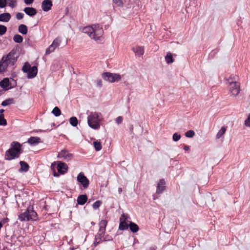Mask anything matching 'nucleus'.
Instances as JSON below:
<instances>
[{
	"label": "nucleus",
	"instance_id": "obj_1",
	"mask_svg": "<svg viewBox=\"0 0 250 250\" xmlns=\"http://www.w3.org/2000/svg\"><path fill=\"white\" fill-rule=\"evenodd\" d=\"M102 119L101 113L91 112L87 117V123L91 128L97 130L100 128V123Z\"/></svg>",
	"mask_w": 250,
	"mask_h": 250
},
{
	"label": "nucleus",
	"instance_id": "obj_2",
	"mask_svg": "<svg viewBox=\"0 0 250 250\" xmlns=\"http://www.w3.org/2000/svg\"><path fill=\"white\" fill-rule=\"evenodd\" d=\"M12 147L5 152V159L11 160L15 158H18L20 154L21 149V144L17 142H14L11 144Z\"/></svg>",
	"mask_w": 250,
	"mask_h": 250
},
{
	"label": "nucleus",
	"instance_id": "obj_3",
	"mask_svg": "<svg viewBox=\"0 0 250 250\" xmlns=\"http://www.w3.org/2000/svg\"><path fill=\"white\" fill-rule=\"evenodd\" d=\"M19 219L21 221H36L38 219L37 213L33 210L32 207L29 206L24 212L19 215Z\"/></svg>",
	"mask_w": 250,
	"mask_h": 250
},
{
	"label": "nucleus",
	"instance_id": "obj_4",
	"mask_svg": "<svg viewBox=\"0 0 250 250\" xmlns=\"http://www.w3.org/2000/svg\"><path fill=\"white\" fill-rule=\"evenodd\" d=\"M237 78V76H230L228 81L229 84V89L230 93L234 96H237L240 92V84L235 81Z\"/></svg>",
	"mask_w": 250,
	"mask_h": 250
},
{
	"label": "nucleus",
	"instance_id": "obj_5",
	"mask_svg": "<svg viewBox=\"0 0 250 250\" xmlns=\"http://www.w3.org/2000/svg\"><path fill=\"white\" fill-rule=\"evenodd\" d=\"M18 58L17 51L15 49H12L7 55L2 57V61L5 62L8 66H13L17 61Z\"/></svg>",
	"mask_w": 250,
	"mask_h": 250
},
{
	"label": "nucleus",
	"instance_id": "obj_6",
	"mask_svg": "<svg viewBox=\"0 0 250 250\" xmlns=\"http://www.w3.org/2000/svg\"><path fill=\"white\" fill-rule=\"evenodd\" d=\"M103 78L110 83L118 82L121 79V76L119 74L104 72L102 74Z\"/></svg>",
	"mask_w": 250,
	"mask_h": 250
},
{
	"label": "nucleus",
	"instance_id": "obj_7",
	"mask_svg": "<svg viewBox=\"0 0 250 250\" xmlns=\"http://www.w3.org/2000/svg\"><path fill=\"white\" fill-rule=\"evenodd\" d=\"M94 32L92 35L93 39L95 40H98L103 35L104 31L102 27H100L98 24L93 25Z\"/></svg>",
	"mask_w": 250,
	"mask_h": 250
},
{
	"label": "nucleus",
	"instance_id": "obj_8",
	"mask_svg": "<svg viewBox=\"0 0 250 250\" xmlns=\"http://www.w3.org/2000/svg\"><path fill=\"white\" fill-rule=\"evenodd\" d=\"M77 181L80 183L84 188H87L89 186V180L82 172L80 173L77 176Z\"/></svg>",
	"mask_w": 250,
	"mask_h": 250
},
{
	"label": "nucleus",
	"instance_id": "obj_9",
	"mask_svg": "<svg viewBox=\"0 0 250 250\" xmlns=\"http://www.w3.org/2000/svg\"><path fill=\"white\" fill-rule=\"evenodd\" d=\"M127 216L125 215V214H123L120 218V223L119 224V229L120 230H125L127 229L129 227V225L127 224Z\"/></svg>",
	"mask_w": 250,
	"mask_h": 250
},
{
	"label": "nucleus",
	"instance_id": "obj_10",
	"mask_svg": "<svg viewBox=\"0 0 250 250\" xmlns=\"http://www.w3.org/2000/svg\"><path fill=\"white\" fill-rule=\"evenodd\" d=\"M58 158L64 160L69 161L72 158V154L68 152L67 150L63 149L58 153Z\"/></svg>",
	"mask_w": 250,
	"mask_h": 250
},
{
	"label": "nucleus",
	"instance_id": "obj_11",
	"mask_svg": "<svg viewBox=\"0 0 250 250\" xmlns=\"http://www.w3.org/2000/svg\"><path fill=\"white\" fill-rule=\"evenodd\" d=\"M68 167L66 164L62 162H58L57 169L60 174H63L67 172Z\"/></svg>",
	"mask_w": 250,
	"mask_h": 250
},
{
	"label": "nucleus",
	"instance_id": "obj_12",
	"mask_svg": "<svg viewBox=\"0 0 250 250\" xmlns=\"http://www.w3.org/2000/svg\"><path fill=\"white\" fill-rule=\"evenodd\" d=\"M0 86L3 88L4 91L8 90L13 86H10V81L8 78H5L0 82Z\"/></svg>",
	"mask_w": 250,
	"mask_h": 250
},
{
	"label": "nucleus",
	"instance_id": "obj_13",
	"mask_svg": "<svg viewBox=\"0 0 250 250\" xmlns=\"http://www.w3.org/2000/svg\"><path fill=\"white\" fill-rule=\"evenodd\" d=\"M52 2L51 0H44L42 3V8L44 12H47L51 9Z\"/></svg>",
	"mask_w": 250,
	"mask_h": 250
},
{
	"label": "nucleus",
	"instance_id": "obj_14",
	"mask_svg": "<svg viewBox=\"0 0 250 250\" xmlns=\"http://www.w3.org/2000/svg\"><path fill=\"white\" fill-rule=\"evenodd\" d=\"M165 184L166 182L163 179L160 180L157 184L156 193H162L165 190Z\"/></svg>",
	"mask_w": 250,
	"mask_h": 250
},
{
	"label": "nucleus",
	"instance_id": "obj_15",
	"mask_svg": "<svg viewBox=\"0 0 250 250\" xmlns=\"http://www.w3.org/2000/svg\"><path fill=\"white\" fill-rule=\"evenodd\" d=\"M23 11L26 14L30 17L35 16L37 13V11L35 8L30 7H26L24 8Z\"/></svg>",
	"mask_w": 250,
	"mask_h": 250
},
{
	"label": "nucleus",
	"instance_id": "obj_16",
	"mask_svg": "<svg viewBox=\"0 0 250 250\" xmlns=\"http://www.w3.org/2000/svg\"><path fill=\"white\" fill-rule=\"evenodd\" d=\"M38 68L36 66L31 67L29 71L27 73V77L29 79H32L34 78L37 74Z\"/></svg>",
	"mask_w": 250,
	"mask_h": 250
},
{
	"label": "nucleus",
	"instance_id": "obj_17",
	"mask_svg": "<svg viewBox=\"0 0 250 250\" xmlns=\"http://www.w3.org/2000/svg\"><path fill=\"white\" fill-rule=\"evenodd\" d=\"M104 233H102L101 232H98L97 235L95 236V241L93 243L94 246H97L100 242L102 241V237H104Z\"/></svg>",
	"mask_w": 250,
	"mask_h": 250
},
{
	"label": "nucleus",
	"instance_id": "obj_18",
	"mask_svg": "<svg viewBox=\"0 0 250 250\" xmlns=\"http://www.w3.org/2000/svg\"><path fill=\"white\" fill-rule=\"evenodd\" d=\"M27 142L32 146H35L41 142V139L38 137H31L28 139Z\"/></svg>",
	"mask_w": 250,
	"mask_h": 250
},
{
	"label": "nucleus",
	"instance_id": "obj_19",
	"mask_svg": "<svg viewBox=\"0 0 250 250\" xmlns=\"http://www.w3.org/2000/svg\"><path fill=\"white\" fill-rule=\"evenodd\" d=\"M83 32L87 34L91 39L94 32L93 25L91 26H87L83 28Z\"/></svg>",
	"mask_w": 250,
	"mask_h": 250
},
{
	"label": "nucleus",
	"instance_id": "obj_20",
	"mask_svg": "<svg viewBox=\"0 0 250 250\" xmlns=\"http://www.w3.org/2000/svg\"><path fill=\"white\" fill-rule=\"evenodd\" d=\"M11 18V15L9 13H4L0 15V21L8 22Z\"/></svg>",
	"mask_w": 250,
	"mask_h": 250
},
{
	"label": "nucleus",
	"instance_id": "obj_21",
	"mask_svg": "<svg viewBox=\"0 0 250 250\" xmlns=\"http://www.w3.org/2000/svg\"><path fill=\"white\" fill-rule=\"evenodd\" d=\"M87 200V197L86 195H80L77 198L78 204L80 205H84Z\"/></svg>",
	"mask_w": 250,
	"mask_h": 250
},
{
	"label": "nucleus",
	"instance_id": "obj_22",
	"mask_svg": "<svg viewBox=\"0 0 250 250\" xmlns=\"http://www.w3.org/2000/svg\"><path fill=\"white\" fill-rule=\"evenodd\" d=\"M107 222L105 220H103L99 223V232L105 233V228L107 226Z\"/></svg>",
	"mask_w": 250,
	"mask_h": 250
},
{
	"label": "nucleus",
	"instance_id": "obj_23",
	"mask_svg": "<svg viewBox=\"0 0 250 250\" xmlns=\"http://www.w3.org/2000/svg\"><path fill=\"white\" fill-rule=\"evenodd\" d=\"M133 51L139 56H141L144 54V49L142 46H137L132 48Z\"/></svg>",
	"mask_w": 250,
	"mask_h": 250
},
{
	"label": "nucleus",
	"instance_id": "obj_24",
	"mask_svg": "<svg viewBox=\"0 0 250 250\" xmlns=\"http://www.w3.org/2000/svg\"><path fill=\"white\" fill-rule=\"evenodd\" d=\"M20 164L21 166V168L19 169L20 172L24 171L27 172L29 168V165L28 164L24 161H20Z\"/></svg>",
	"mask_w": 250,
	"mask_h": 250
},
{
	"label": "nucleus",
	"instance_id": "obj_25",
	"mask_svg": "<svg viewBox=\"0 0 250 250\" xmlns=\"http://www.w3.org/2000/svg\"><path fill=\"white\" fill-rule=\"evenodd\" d=\"M18 31L20 33L26 35L28 32V28L26 25L21 24L18 27Z\"/></svg>",
	"mask_w": 250,
	"mask_h": 250
},
{
	"label": "nucleus",
	"instance_id": "obj_26",
	"mask_svg": "<svg viewBox=\"0 0 250 250\" xmlns=\"http://www.w3.org/2000/svg\"><path fill=\"white\" fill-rule=\"evenodd\" d=\"M130 230L133 233L136 232L139 230V227L135 223L130 222L129 227Z\"/></svg>",
	"mask_w": 250,
	"mask_h": 250
},
{
	"label": "nucleus",
	"instance_id": "obj_27",
	"mask_svg": "<svg viewBox=\"0 0 250 250\" xmlns=\"http://www.w3.org/2000/svg\"><path fill=\"white\" fill-rule=\"evenodd\" d=\"M8 66L5 62H3L1 59L0 61V73L5 72Z\"/></svg>",
	"mask_w": 250,
	"mask_h": 250
},
{
	"label": "nucleus",
	"instance_id": "obj_28",
	"mask_svg": "<svg viewBox=\"0 0 250 250\" xmlns=\"http://www.w3.org/2000/svg\"><path fill=\"white\" fill-rule=\"evenodd\" d=\"M165 60L167 64L172 63L174 62L172 55L170 52H167L165 56Z\"/></svg>",
	"mask_w": 250,
	"mask_h": 250
},
{
	"label": "nucleus",
	"instance_id": "obj_29",
	"mask_svg": "<svg viewBox=\"0 0 250 250\" xmlns=\"http://www.w3.org/2000/svg\"><path fill=\"white\" fill-rule=\"evenodd\" d=\"M227 126H223L221 128V129L218 131V132L216 134V139H219L225 134L227 130Z\"/></svg>",
	"mask_w": 250,
	"mask_h": 250
},
{
	"label": "nucleus",
	"instance_id": "obj_30",
	"mask_svg": "<svg viewBox=\"0 0 250 250\" xmlns=\"http://www.w3.org/2000/svg\"><path fill=\"white\" fill-rule=\"evenodd\" d=\"M31 68V66L29 63L26 62L22 66V70L23 72L28 73Z\"/></svg>",
	"mask_w": 250,
	"mask_h": 250
},
{
	"label": "nucleus",
	"instance_id": "obj_31",
	"mask_svg": "<svg viewBox=\"0 0 250 250\" xmlns=\"http://www.w3.org/2000/svg\"><path fill=\"white\" fill-rule=\"evenodd\" d=\"M13 41L16 43H21L23 41V38L21 36L16 34L13 37Z\"/></svg>",
	"mask_w": 250,
	"mask_h": 250
},
{
	"label": "nucleus",
	"instance_id": "obj_32",
	"mask_svg": "<svg viewBox=\"0 0 250 250\" xmlns=\"http://www.w3.org/2000/svg\"><path fill=\"white\" fill-rule=\"evenodd\" d=\"M14 102V99L12 98H9L8 99H6L4 101H3L1 104V105L2 106H7L8 105H10V104H13Z\"/></svg>",
	"mask_w": 250,
	"mask_h": 250
},
{
	"label": "nucleus",
	"instance_id": "obj_33",
	"mask_svg": "<svg viewBox=\"0 0 250 250\" xmlns=\"http://www.w3.org/2000/svg\"><path fill=\"white\" fill-rule=\"evenodd\" d=\"M95 150L97 151H100L102 149V145L100 141H96L93 142Z\"/></svg>",
	"mask_w": 250,
	"mask_h": 250
},
{
	"label": "nucleus",
	"instance_id": "obj_34",
	"mask_svg": "<svg viewBox=\"0 0 250 250\" xmlns=\"http://www.w3.org/2000/svg\"><path fill=\"white\" fill-rule=\"evenodd\" d=\"M69 122L70 125L73 126H76L78 125V119L75 117H72L69 119Z\"/></svg>",
	"mask_w": 250,
	"mask_h": 250
},
{
	"label": "nucleus",
	"instance_id": "obj_35",
	"mask_svg": "<svg viewBox=\"0 0 250 250\" xmlns=\"http://www.w3.org/2000/svg\"><path fill=\"white\" fill-rule=\"evenodd\" d=\"M52 113L56 117H58L61 114V111L57 106L55 107L52 111Z\"/></svg>",
	"mask_w": 250,
	"mask_h": 250
},
{
	"label": "nucleus",
	"instance_id": "obj_36",
	"mask_svg": "<svg viewBox=\"0 0 250 250\" xmlns=\"http://www.w3.org/2000/svg\"><path fill=\"white\" fill-rule=\"evenodd\" d=\"M56 48L54 45L52 43L46 49L45 51V54L46 55H48L51 53L53 52L54 50Z\"/></svg>",
	"mask_w": 250,
	"mask_h": 250
},
{
	"label": "nucleus",
	"instance_id": "obj_37",
	"mask_svg": "<svg viewBox=\"0 0 250 250\" xmlns=\"http://www.w3.org/2000/svg\"><path fill=\"white\" fill-rule=\"evenodd\" d=\"M61 42V38L60 37H58L53 41L52 44L57 48L60 45Z\"/></svg>",
	"mask_w": 250,
	"mask_h": 250
},
{
	"label": "nucleus",
	"instance_id": "obj_38",
	"mask_svg": "<svg viewBox=\"0 0 250 250\" xmlns=\"http://www.w3.org/2000/svg\"><path fill=\"white\" fill-rule=\"evenodd\" d=\"M7 125V121L4 119V116L2 114H0V125Z\"/></svg>",
	"mask_w": 250,
	"mask_h": 250
},
{
	"label": "nucleus",
	"instance_id": "obj_39",
	"mask_svg": "<svg viewBox=\"0 0 250 250\" xmlns=\"http://www.w3.org/2000/svg\"><path fill=\"white\" fill-rule=\"evenodd\" d=\"M195 135L194 131L192 130H189L186 132L185 136L188 138H192Z\"/></svg>",
	"mask_w": 250,
	"mask_h": 250
},
{
	"label": "nucleus",
	"instance_id": "obj_40",
	"mask_svg": "<svg viewBox=\"0 0 250 250\" xmlns=\"http://www.w3.org/2000/svg\"><path fill=\"white\" fill-rule=\"evenodd\" d=\"M7 31V28L5 26L0 25V35H4Z\"/></svg>",
	"mask_w": 250,
	"mask_h": 250
},
{
	"label": "nucleus",
	"instance_id": "obj_41",
	"mask_svg": "<svg viewBox=\"0 0 250 250\" xmlns=\"http://www.w3.org/2000/svg\"><path fill=\"white\" fill-rule=\"evenodd\" d=\"M102 202L101 201L98 200L93 204L92 207L94 209H96L99 208Z\"/></svg>",
	"mask_w": 250,
	"mask_h": 250
},
{
	"label": "nucleus",
	"instance_id": "obj_42",
	"mask_svg": "<svg viewBox=\"0 0 250 250\" xmlns=\"http://www.w3.org/2000/svg\"><path fill=\"white\" fill-rule=\"evenodd\" d=\"M181 138V135L180 134H178V133H175L173 134L172 136L173 140L175 142H177L179 141Z\"/></svg>",
	"mask_w": 250,
	"mask_h": 250
},
{
	"label": "nucleus",
	"instance_id": "obj_43",
	"mask_svg": "<svg viewBox=\"0 0 250 250\" xmlns=\"http://www.w3.org/2000/svg\"><path fill=\"white\" fill-rule=\"evenodd\" d=\"M8 1V5L14 8L16 5V0H7Z\"/></svg>",
	"mask_w": 250,
	"mask_h": 250
},
{
	"label": "nucleus",
	"instance_id": "obj_44",
	"mask_svg": "<svg viewBox=\"0 0 250 250\" xmlns=\"http://www.w3.org/2000/svg\"><path fill=\"white\" fill-rule=\"evenodd\" d=\"M113 2L118 6H123L124 5L122 0H113Z\"/></svg>",
	"mask_w": 250,
	"mask_h": 250
},
{
	"label": "nucleus",
	"instance_id": "obj_45",
	"mask_svg": "<svg viewBox=\"0 0 250 250\" xmlns=\"http://www.w3.org/2000/svg\"><path fill=\"white\" fill-rule=\"evenodd\" d=\"M16 17L17 20H21L24 17V14L22 13L19 12L17 13Z\"/></svg>",
	"mask_w": 250,
	"mask_h": 250
},
{
	"label": "nucleus",
	"instance_id": "obj_46",
	"mask_svg": "<svg viewBox=\"0 0 250 250\" xmlns=\"http://www.w3.org/2000/svg\"><path fill=\"white\" fill-rule=\"evenodd\" d=\"M245 125L247 126H250V114L249 115L247 119L245 120Z\"/></svg>",
	"mask_w": 250,
	"mask_h": 250
},
{
	"label": "nucleus",
	"instance_id": "obj_47",
	"mask_svg": "<svg viewBox=\"0 0 250 250\" xmlns=\"http://www.w3.org/2000/svg\"><path fill=\"white\" fill-rule=\"evenodd\" d=\"M6 5V0H0V8H4Z\"/></svg>",
	"mask_w": 250,
	"mask_h": 250
},
{
	"label": "nucleus",
	"instance_id": "obj_48",
	"mask_svg": "<svg viewBox=\"0 0 250 250\" xmlns=\"http://www.w3.org/2000/svg\"><path fill=\"white\" fill-rule=\"evenodd\" d=\"M123 121V118L121 116L118 117L116 119V122L118 124H121Z\"/></svg>",
	"mask_w": 250,
	"mask_h": 250
},
{
	"label": "nucleus",
	"instance_id": "obj_49",
	"mask_svg": "<svg viewBox=\"0 0 250 250\" xmlns=\"http://www.w3.org/2000/svg\"><path fill=\"white\" fill-rule=\"evenodd\" d=\"M34 0H24V2L27 4L30 5L33 3Z\"/></svg>",
	"mask_w": 250,
	"mask_h": 250
},
{
	"label": "nucleus",
	"instance_id": "obj_50",
	"mask_svg": "<svg viewBox=\"0 0 250 250\" xmlns=\"http://www.w3.org/2000/svg\"><path fill=\"white\" fill-rule=\"evenodd\" d=\"M97 85L99 87H102V82L101 80L97 81Z\"/></svg>",
	"mask_w": 250,
	"mask_h": 250
},
{
	"label": "nucleus",
	"instance_id": "obj_51",
	"mask_svg": "<svg viewBox=\"0 0 250 250\" xmlns=\"http://www.w3.org/2000/svg\"><path fill=\"white\" fill-rule=\"evenodd\" d=\"M157 247L156 246L150 247L148 250H156Z\"/></svg>",
	"mask_w": 250,
	"mask_h": 250
},
{
	"label": "nucleus",
	"instance_id": "obj_52",
	"mask_svg": "<svg viewBox=\"0 0 250 250\" xmlns=\"http://www.w3.org/2000/svg\"><path fill=\"white\" fill-rule=\"evenodd\" d=\"M184 149L186 151H188L189 149V147L188 146H185L184 147Z\"/></svg>",
	"mask_w": 250,
	"mask_h": 250
},
{
	"label": "nucleus",
	"instance_id": "obj_53",
	"mask_svg": "<svg viewBox=\"0 0 250 250\" xmlns=\"http://www.w3.org/2000/svg\"><path fill=\"white\" fill-rule=\"evenodd\" d=\"M118 192L119 194H121L122 192V188H119L118 189Z\"/></svg>",
	"mask_w": 250,
	"mask_h": 250
},
{
	"label": "nucleus",
	"instance_id": "obj_54",
	"mask_svg": "<svg viewBox=\"0 0 250 250\" xmlns=\"http://www.w3.org/2000/svg\"><path fill=\"white\" fill-rule=\"evenodd\" d=\"M70 250H80L79 249H78V248L74 249L73 248H70Z\"/></svg>",
	"mask_w": 250,
	"mask_h": 250
},
{
	"label": "nucleus",
	"instance_id": "obj_55",
	"mask_svg": "<svg viewBox=\"0 0 250 250\" xmlns=\"http://www.w3.org/2000/svg\"><path fill=\"white\" fill-rule=\"evenodd\" d=\"M53 175H54V176H55V177H57V176H59L58 174H57L56 172H54Z\"/></svg>",
	"mask_w": 250,
	"mask_h": 250
},
{
	"label": "nucleus",
	"instance_id": "obj_56",
	"mask_svg": "<svg viewBox=\"0 0 250 250\" xmlns=\"http://www.w3.org/2000/svg\"><path fill=\"white\" fill-rule=\"evenodd\" d=\"M4 111V109H0V114H1Z\"/></svg>",
	"mask_w": 250,
	"mask_h": 250
},
{
	"label": "nucleus",
	"instance_id": "obj_57",
	"mask_svg": "<svg viewBox=\"0 0 250 250\" xmlns=\"http://www.w3.org/2000/svg\"><path fill=\"white\" fill-rule=\"evenodd\" d=\"M133 125H131L130 126V131H132V130H133Z\"/></svg>",
	"mask_w": 250,
	"mask_h": 250
},
{
	"label": "nucleus",
	"instance_id": "obj_58",
	"mask_svg": "<svg viewBox=\"0 0 250 250\" xmlns=\"http://www.w3.org/2000/svg\"><path fill=\"white\" fill-rule=\"evenodd\" d=\"M55 165H56V163L54 162L52 164L51 167H53L54 166H55Z\"/></svg>",
	"mask_w": 250,
	"mask_h": 250
},
{
	"label": "nucleus",
	"instance_id": "obj_59",
	"mask_svg": "<svg viewBox=\"0 0 250 250\" xmlns=\"http://www.w3.org/2000/svg\"><path fill=\"white\" fill-rule=\"evenodd\" d=\"M3 250H10L9 249H8V248H4L3 249Z\"/></svg>",
	"mask_w": 250,
	"mask_h": 250
},
{
	"label": "nucleus",
	"instance_id": "obj_60",
	"mask_svg": "<svg viewBox=\"0 0 250 250\" xmlns=\"http://www.w3.org/2000/svg\"><path fill=\"white\" fill-rule=\"evenodd\" d=\"M156 199V198L155 197V196H154L153 199H154V200H155Z\"/></svg>",
	"mask_w": 250,
	"mask_h": 250
},
{
	"label": "nucleus",
	"instance_id": "obj_61",
	"mask_svg": "<svg viewBox=\"0 0 250 250\" xmlns=\"http://www.w3.org/2000/svg\"><path fill=\"white\" fill-rule=\"evenodd\" d=\"M104 241H105L106 240H105V238L104 239Z\"/></svg>",
	"mask_w": 250,
	"mask_h": 250
}]
</instances>
